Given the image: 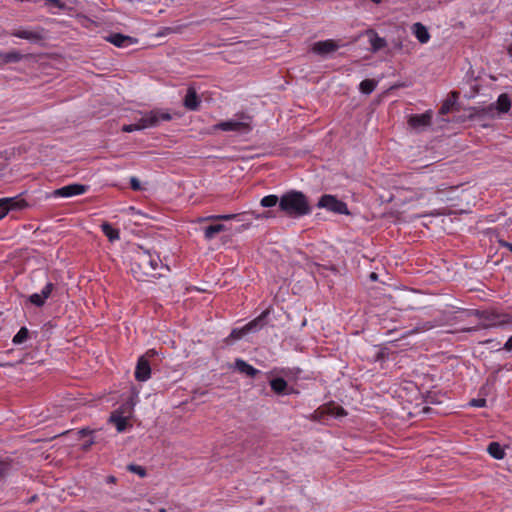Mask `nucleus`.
<instances>
[{
	"label": "nucleus",
	"instance_id": "4468645a",
	"mask_svg": "<svg viewBox=\"0 0 512 512\" xmlns=\"http://www.w3.org/2000/svg\"><path fill=\"white\" fill-rule=\"evenodd\" d=\"M201 100L194 87H188L187 93L183 99V106L190 111H197L200 107Z\"/></svg>",
	"mask_w": 512,
	"mask_h": 512
},
{
	"label": "nucleus",
	"instance_id": "f704fd0d",
	"mask_svg": "<svg viewBox=\"0 0 512 512\" xmlns=\"http://www.w3.org/2000/svg\"><path fill=\"white\" fill-rule=\"evenodd\" d=\"M11 469V461L0 460V478L8 474Z\"/></svg>",
	"mask_w": 512,
	"mask_h": 512
},
{
	"label": "nucleus",
	"instance_id": "c85d7f7f",
	"mask_svg": "<svg viewBox=\"0 0 512 512\" xmlns=\"http://www.w3.org/2000/svg\"><path fill=\"white\" fill-rule=\"evenodd\" d=\"M224 230L225 225L223 224L210 225L204 229V236L207 240H211L217 233H220Z\"/></svg>",
	"mask_w": 512,
	"mask_h": 512
},
{
	"label": "nucleus",
	"instance_id": "dca6fc26",
	"mask_svg": "<svg viewBox=\"0 0 512 512\" xmlns=\"http://www.w3.org/2000/svg\"><path fill=\"white\" fill-rule=\"evenodd\" d=\"M54 288V284L48 282L45 287L42 289L41 293H34L29 296L28 300L30 303L37 307H42L45 304L46 299L51 295V292Z\"/></svg>",
	"mask_w": 512,
	"mask_h": 512
},
{
	"label": "nucleus",
	"instance_id": "f3484780",
	"mask_svg": "<svg viewBox=\"0 0 512 512\" xmlns=\"http://www.w3.org/2000/svg\"><path fill=\"white\" fill-rule=\"evenodd\" d=\"M269 384L273 392L277 395H289L292 393H297V391H295L293 388H289L287 381L281 377L272 379Z\"/></svg>",
	"mask_w": 512,
	"mask_h": 512
},
{
	"label": "nucleus",
	"instance_id": "e433bc0d",
	"mask_svg": "<svg viewBox=\"0 0 512 512\" xmlns=\"http://www.w3.org/2000/svg\"><path fill=\"white\" fill-rule=\"evenodd\" d=\"M138 130H140V128L137 123L123 125V127H122V131L127 132V133H130L133 131H138Z\"/></svg>",
	"mask_w": 512,
	"mask_h": 512
},
{
	"label": "nucleus",
	"instance_id": "79ce46f5",
	"mask_svg": "<svg viewBox=\"0 0 512 512\" xmlns=\"http://www.w3.org/2000/svg\"><path fill=\"white\" fill-rule=\"evenodd\" d=\"M333 414H334L336 417H341V416L346 415V412H345V410H344L342 407H337V408H336V411H335V412H333Z\"/></svg>",
	"mask_w": 512,
	"mask_h": 512
},
{
	"label": "nucleus",
	"instance_id": "a19ab883",
	"mask_svg": "<svg viewBox=\"0 0 512 512\" xmlns=\"http://www.w3.org/2000/svg\"><path fill=\"white\" fill-rule=\"evenodd\" d=\"M385 357H386V349H380L375 356V360L379 361V360L384 359Z\"/></svg>",
	"mask_w": 512,
	"mask_h": 512
},
{
	"label": "nucleus",
	"instance_id": "c9c22d12",
	"mask_svg": "<svg viewBox=\"0 0 512 512\" xmlns=\"http://www.w3.org/2000/svg\"><path fill=\"white\" fill-rule=\"evenodd\" d=\"M469 405L472 407H484V406H486V399H484V398L472 399L469 402Z\"/></svg>",
	"mask_w": 512,
	"mask_h": 512
},
{
	"label": "nucleus",
	"instance_id": "1a4fd4ad",
	"mask_svg": "<svg viewBox=\"0 0 512 512\" xmlns=\"http://www.w3.org/2000/svg\"><path fill=\"white\" fill-rule=\"evenodd\" d=\"M511 107V100L508 94H501L495 103H491L489 106L483 108L481 113L483 115L494 116V112L507 113Z\"/></svg>",
	"mask_w": 512,
	"mask_h": 512
},
{
	"label": "nucleus",
	"instance_id": "7c9ffc66",
	"mask_svg": "<svg viewBox=\"0 0 512 512\" xmlns=\"http://www.w3.org/2000/svg\"><path fill=\"white\" fill-rule=\"evenodd\" d=\"M280 199L276 195H268L261 199L260 204L262 207L270 208L279 203Z\"/></svg>",
	"mask_w": 512,
	"mask_h": 512
},
{
	"label": "nucleus",
	"instance_id": "ea45409f",
	"mask_svg": "<svg viewBox=\"0 0 512 512\" xmlns=\"http://www.w3.org/2000/svg\"><path fill=\"white\" fill-rule=\"evenodd\" d=\"M92 433H93V430H91V429H89V428H83V429H81V430H79V431L77 432V434H78V436H79L80 438H82V437H86V436H88V435H91Z\"/></svg>",
	"mask_w": 512,
	"mask_h": 512
},
{
	"label": "nucleus",
	"instance_id": "39448f33",
	"mask_svg": "<svg viewBox=\"0 0 512 512\" xmlns=\"http://www.w3.org/2000/svg\"><path fill=\"white\" fill-rule=\"evenodd\" d=\"M317 206L324 208L330 212L336 214L349 215L347 204L339 200L336 196L330 194H324L320 197Z\"/></svg>",
	"mask_w": 512,
	"mask_h": 512
},
{
	"label": "nucleus",
	"instance_id": "423d86ee",
	"mask_svg": "<svg viewBox=\"0 0 512 512\" xmlns=\"http://www.w3.org/2000/svg\"><path fill=\"white\" fill-rule=\"evenodd\" d=\"M134 403L132 399L123 404L119 409L114 410L109 416V423L115 425L118 432L125 431L127 427V417L123 414L132 410Z\"/></svg>",
	"mask_w": 512,
	"mask_h": 512
},
{
	"label": "nucleus",
	"instance_id": "7ed1b4c3",
	"mask_svg": "<svg viewBox=\"0 0 512 512\" xmlns=\"http://www.w3.org/2000/svg\"><path fill=\"white\" fill-rule=\"evenodd\" d=\"M469 315H474L480 319H484L487 323L480 324L479 327L487 329L491 327H504L512 323V315L506 313H497L491 311L470 310Z\"/></svg>",
	"mask_w": 512,
	"mask_h": 512
},
{
	"label": "nucleus",
	"instance_id": "5701e85b",
	"mask_svg": "<svg viewBox=\"0 0 512 512\" xmlns=\"http://www.w3.org/2000/svg\"><path fill=\"white\" fill-rule=\"evenodd\" d=\"M459 98V93L457 91H452L449 95V97L443 102L439 114L446 115L448 114L456 104L457 100Z\"/></svg>",
	"mask_w": 512,
	"mask_h": 512
},
{
	"label": "nucleus",
	"instance_id": "b1692460",
	"mask_svg": "<svg viewBox=\"0 0 512 512\" xmlns=\"http://www.w3.org/2000/svg\"><path fill=\"white\" fill-rule=\"evenodd\" d=\"M269 309L263 311L257 318L246 324V330L249 332L256 331L265 325V319L269 315Z\"/></svg>",
	"mask_w": 512,
	"mask_h": 512
},
{
	"label": "nucleus",
	"instance_id": "bb28decb",
	"mask_svg": "<svg viewBox=\"0 0 512 512\" xmlns=\"http://www.w3.org/2000/svg\"><path fill=\"white\" fill-rule=\"evenodd\" d=\"M102 232L109 239V241L113 242L119 239V230L113 228L109 223L104 222L101 225Z\"/></svg>",
	"mask_w": 512,
	"mask_h": 512
},
{
	"label": "nucleus",
	"instance_id": "72a5a7b5",
	"mask_svg": "<svg viewBox=\"0 0 512 512\" xmlns=\"http://www.w3.org/2000/svg\"><path fill=\"white\" fill-rule=\"evenodd\" d=\"M127 469L132 472V473H135L137 475H139L140 477H145L147 472H146V469L143 467V466H140V465H136V464H129L127 466Z\"/></svg>",
	"mask_w": 512,
	"mask_h": 512
},
{
	"label": "nucleus",
	"instance_id": "4c0bfd02",
	"mask_svg": "<svg viewBox=\"0 0 512 512\" xmlns=\"http://www.w3.org/2000/svg\"><path fill=\"white\" fill-rule=\"evenodd\" d=\"M130 186L134 191H139L142 189L141 183L136 177H131Z\"/></svg>",
	"mask_w": 512,
	"mask_h": 512
},
{
	"label": "nucleus",
	"instance_id": "393cba45",
	"mask_svg": "<svg viewBox=\"0 0 512 512\" xmlns=\"http://www.w3.org/2000/svg\"><path fill=\"white\" fill-rule=\"evenodd\" d=\"M487 452L497 460H501L505 457V451L498 442H491L487 447Z\"/></svg>",
	"mask_w": 512,
	"mask_h": 512
},
{
	"label": "nucleus",
	"instance_id": "6e6552de",
	"mask_svg": "<svg viewBox=\"0 0 512 512\" xmlns=\"http://www.w3.org/2000/svg\"><path fill=\"white\" fill-rule=\"evenodd\" d=\"M432 118H433L432 110H427L425 113L414 114V115L409 116L408 125L412 129L420 132V131H423L426 128L431 126Z\"/></svg>",
	"mask_w": 512,
	"mask_h": 512
},
{
	"label": "nucleus",
	"instance_id": "8fccbe9b",
	"mask_svg": "<svg viewBox=\"0 0 512 512\" xmlns=\"http://www.w3.org/2000/svg\"><path fill=\"white\" fill-rule=\"evenodd\" d=\"M476 330H477V327H470V328H465L462 331H464V332H471V331H476Z\"/></svg>",
	"mask_w": 512,
	"mask_h": 512
},
{
	"label": "nucleus",
	"instance_id": "603ef678",
	"mask_svg": "<svg viewBox=\"0 0 512 512\" xmlns=\"http://www.w3.org/2000/svg\"><path fill=\"white\" fill-rule=\"evenodd\" d=\"M108 481L109 482H114L115 481V477L114 476H109L108 477Z\"/></svg>",
	"mask_w": 512,
	"mask_h": 512
},
{
	"label": "nucleus",
	"instance_id": "6ab92c4d",
	"mask_svg": "<svg viewBox=\"0 0 512 512\" xmlns=\"http://www.w3.org/2000/svg\"><path fill=\"white\" fill-rule=\"evenodd\" d=\"M338 49V45L333 40L318 41L313 45V52L319 55H326Z\"/></svg>",
	"mask_w": 512,
	"mask_h": 512
},
{
	"label": "nucleus",
	"instance_id": "aec40b11",
	"mask_svg": "<svg viewBox=\"0 0 512 512\" xmlns=\"http://www.w3.org/2000/svg\"><path fill=\"white\" fill-rule=\"evenodd\" d=\"M217 127L223 131L248 132L250 130L248 124L234 120L221 122L217 125Z\"/></svg>",
	"mask_w": 512,
	"mask_h": 512
},
{
	"label": "nucleus",
	"instance_id": "412c9836",
	"mask_svg": "<svg viewBox=\"0 0 512 512\" xmlns=\"http://www.w3.org/2000/svg\"><path fill=\"white\" fill-rule=\"evenodd\" d=\"M235 369L240 373L246 374L251 378L255 377L259 373V370H257L256 368H254L253 366H251L242 359H236Z\"/></svg>",
	"mask_w": 512,
	"mask_h": 512
},
{
	"label": "nucleus",
	"instance_id": "a878e982",
	"mask_svg": "<svg viewBox=\"0 0 512 512\" xmlns=\"http://www.w3.org/2000/svg\"><path fill=\"white\" fill-rule=\"evenodd\" d=\"M0 59L4 63H17L23 59V55L18 51L0 52Z\"/></svg>",
	"mask_w": 512,
	"mask_h": 512
},
{
	"label": "nucleus",
	"instance_id": "3c124183",
	"mask_svg": "<svg viewBox=\"0 0 512 512\" xmlns=\"http://www.w3.org/2000/svg\"><path fill=\"white\" fill-rule=\"evenodd\" d=\"M508 54L512 58V45L508 47Z\"/></svg>",
	"mask_w": 512,
	"mask_h": 512
},
{
	"label": "nucleus",
	"instance_id": "5fc2aeb1",
	"mask_svg": "<svg viewBox=\"0 0 512 512\" xmlns=\"http://www.w3.org/2000/svg\"><path fill=\"white\" fill-rule=\"evenodd\" d=\"M3 366H12V364H10V363H7V364H0V367H3Z\"/></svg>",
	"mask_w": 512,
	"mask_h": 512
},
{
	"label": "nucleus",
	"instance_id": "a211bd4d",
	"mask_svg": "<svg viewBox=\"0 0 512 512\" xmlns=\"http://www.w3.org/2000/svg\"><path fill=\"white\" fill-rule=\"evenodd\" d=\"M365 34L369 37V42L371 45L370 50L373 53H376L387 46V41L380 37L374 29L366 30Z\"/></svg>",
	"mask_w": 512,
	"mask_h": 512
},
{
	"label": "nucleus",
	"instance_id": "de8ad7c7",
	"mask_svg": "<svg viewBox=\"0 0 512 512\" xmlns=\"http://www.w3.org/2000/svg\"><path fill=\"white\" fill-rule=\"evenodd\" d=\"M156 354H157V352H156L155 350H153V349H152V350L147 351V353H146V355H145V356H146V357H147V356H149V357H150V356H154V355H156Z\"/></svg>",
	"mask_w": 512,
	"mask_h": 512
},
{
	"label": "nucleus",
	"instance_id": "a18cd8bd",
	"mask_svg": "<svg viewBox=\"0 0 512 512\" xmlns=\"http://www.w3.org/2000/svg\"><path fill=\"white\" fill-rule=\"evenodd\" d=\"M369 278L371 281H376L378 279V275L375 272L370 273Z\"/></svg>",
	"mask_w": 512,
	"mask_h": 512
},
{
	"label": "nucleus",
	"instance_id": "2f4dec72",
	"mask_svg": "<svg viewBox=\"0 0 512 512\" xmlns=\"http://www.w3.org/2000/svg\"><path fill=\"white\" fill-rule=\"evenodd\" d=\"M247 333H249L248 330H246V325L240 329H233L229 335V339L233 340H239L243 336H245Z\"/></svg>",
	"mask_w": 512,
	"mask_h": 512
},
{
	"label": "nucleus",
	"instance_id": "0eeeda50",
	"mask_svg": "<svg viewBox=\"0 0 512 512\" xmlns=\"http://www.w3.org/2000/svg\"><path fill=\"white\" fill-rule=\"evenodd\" d=\"M247 216H252L255 219H264V218L273 217V215H272V213L270 211H265V212H262V213H256L254 211H251V212H244V213H241V214L211 215V216H208V217L201 218L200 221H207V220H224V221H228V220H232V219H235V218H238V217H241V219H239L240 221H244V220L248 219Z\"/></svg>",
	"mask_w": 512,
	"mask_h": 512
},
{
	"label": "nucleus",
	"instance_id": "4be33fe9",
	"mask_svg": "<svg viewBox=\"0 0 512 512\" xmlns=\"http://www.w3.org/2000/svg\"><path fill=\"white\" fill-rule=\"evenodd\" d=\"M412 30H413L415 37L417 38V40L420 43L424 44L429 41L430 34H429L427 28L422 23L417 22V23L413 24Z\"/></svg>",
	"mask_w": 512,
	"mask_h": 512
},
{
	"label": "nucleus",
	"instance_id": "37998d69",
	"mask_svg": "<svg viewBox=\"0 0 512 512\" xmlns=\"http://www.w3.org/2000/svg\"><path fill=\"white\" fill-rule=\"evenodd\" d=\"M504 349L507 351H512V336L504 344Z\"/></svg>",
	"mask_w": 512,
	"mask_h": 512
},
{
	"label": "nucleus",
	"instance_id": "9d476101",
	"mask_svg": "<svg viewBox=\"0 0 512 512\" xmlns=\"http://www.w3.org/2000/svg\"><path fill=\"white\" fill-rule=\"evenodd\" d=\"M104 39L119 48H128L138 42L136 38L121 33H111L105 36Z\"/></svg>",
	"mask_w": 512,
	"mask_h": 512
},
{
	"label": "nucleus",
	"instance_id": "20e7f679",
	"mask_svg": "<svg viewBox=\"0 0 512 512\" xmlns=\"http://www.w3.org/2000/svg\"><path fill=\"white\" fill-rule=\"evenodd\" d=\"M172 117L168 112L161 110H151L142 114V117L136 122L140 130L156 127L161 121H169Z\"/></svg>",
	"mask_w": 512,
	"mask_h": 512
},
{
	"label": "nucleus",
	"instance_id": "c756f323",
	"mask_svg": "<svg viewBox=\"0 0 512 512\" xmlns=\"http://www.w3.org/2000/svg\"><path fill=\"white\" fill-rule=\"evenodd\" d=\"M29 338V330L26 327H21L17 334L13 337L12 342L15 345L24 343Z\"/></svg>",
	"mask_w": 512,
	"mask_h": 512
},
{
	"label": "nucleus",
	"instance_id": "864d4df0",
	"mask_svg": "<svg viewBox=\"0 0 512 512\" xmlns=\"http://www.w3.org/2000/svg\"><path fill=\"white\" fill-rule=\"evenodd\" d=\"M373 3L375 4H380L382 2V0H371Z\"/></svg>",
	"mask_w": 512,
	"mask_h": 512
},
{
	"label": "nucleus",
	"instance_id": "f8f14e48",
	"mask_svg": "<svg viewBox=\"0 0 512 512\" xmlns=\"http://www.w3.org/2000/svg\"><path fill=\"white\" fill-rule=\"evenodd\" d=\"M10 35L28 40L32 43L41 42L44 39L43 29L38 30H26V29H17L10 33Z\"/></svg>",
	"mask_w": 512,
	"mask_h": 512
},
{
	"label": "nucleus",
	"instance_id": "58836bf2",
	"mask_svg": "<svg viewBox=\"0 0 512 512\" xmlns=\"http://www.w3.org/2000/svg\"><path fill=\"white\" fill-rule=\"evenodd\" d=\"M47 5H54L59 9H64L65 4L61 0H45Z\"/></svg>",
	"mask_w": 512,
	"mask_h": 512
},
{
	"label": "nucleus",
	"instance_id": "ddd939ff",
	"mask_svg": "<svg viewBox=\"0 0 512 512\" xmlns=\"http://www.w3.org/2000/svg\"><path fill=\"white\" fill-rule=\"evenodd\" d=\"M27 206L28 203L19 196L0 199V208H3L6 211V213H8L9 211L22 210Z\"/></svg>",
	"mask_w": 512,
	"mask_h": 512
},
{
	"label": "nucleus",
	"instance_id": "6e6d98bb",
	"mask_svg": "<svg viewBox=\"0 0 512 512\" xmlns=\"http://www.w3.org/2000/svg\"><path fill=\"white\" fill-rule=\"evenodd\" d=\"M160 512H165V509H163V508H162V509L160 510Z\"/></svg>",
	"mask_w": 512,
	"mask_h": 512
},
{
	"label": "nucleus",
	"instance_id": "09e8293b",
	"mask_svg": "<svg viewBox=\"0 0 512 512\" xmlns=\"http://www.w3.org/2000/svg\"><path fill=\"white\" fill-rule=\"evenodd\" d=\"M6 215V211L3 208H0V220L3 219Z\"/></svg>",
	"mask_w": 512,
	"mask_h": 512
},
{
	"label": "nucleus",
	"instance_id": "f257e3e1",
	"mask_svg": "<svg viewBox=\"0 0 512 512\" xmlns=\"http://www.w3.org/2000/svg\"><path fill=\"white\" fill-rule=\"evenodd\" d=\"M165 271H169V267L162 263L157 254L148 250L139 248L131 258V272L138 281L161 277Z\"/></svg>",
	"mask_w": 512,
	"mask_h": 512
},
{
	"label": "nucleus",
	"instance_id": "cd10ccee",
	"mask_svg": "<svg viewBox=\"0 0 512 512\" xmlns=\"http://www.w3.org/2000/svg\"><path fill=\"white\" fill-rule=\"evenodd\" d=\"M378 82L374 79H365L359 85V90L365 95L371 94L377 87Z\"/></svg>",
	"mask_w": 512,
	"mask_h": 512
},
{
	"label": "nucleus",
	"instance_id": "473e14b6",
	"mask_svg": "<svg viewBox=\"0 0 512 512\" xmlns=\"http://www.w3.org/2000/svg\"><path fill=\"white\" fill-rule=\"evenodd\" d=\"M439 325H440V323L437 321H427V322H424L421 325L417 326L414 331H416V332L427 331L432 328L438 327Z\"/></svg>",
	"mask_w": 512,
	"mask_h": 512
},
{
	"label": "nucleus",
	"instance_id": "49530a36",
	"mask_svg": "<svg viewBox=\"0 0 512 512\" xmlns=\"http://www.w3.org/2000/svg\"><path fill=\"white\" fill-rule=\"evenodd\" d=\"M501 245L507 247L512 252V243L509 242H501Z\"/></svg>",
	"mask_w": 512,
	"mask_h": 512
},
{
	"label": "nucleus",
	"instance_id": "c03bdc74",
	"mask_svg": "<svg viewBox=\"0 0 512 512\" xmlns=\"http://www.w3.org/2000/svg\"><path fill=\"white\" fill-rule=\"evenodd\" d=\"M94 443L95 441L93 439H90L85 444H83V450L87 451Z\"/></svg>",
	"mask_w": 512,
	"mask_h": 512
},
{
	"label": "nucleus",
	"instance_id": "2eb2a0df",
	"mask_svg": "<svg viewBox=\"0 0 512 512\" xmlns=\"http://www.w3.org/2000/svg\"><path fill=\"white\" fill-rule=\"evenodd\" d=\"M151 375V367L146 358V356H141L138 359L136 370H135V378L138 381H146L150 378Z\"/></svg>",
	"mask_w": 512,
	"mask_h": 512
},
{
	"label": "nucleus",
	"instance_id": "f03ea898",
	"mask_svg": "<svg viewBox=\"0 0 512 512\" xmlns=\"http://www.w3.org/2000/svg\"><path fill=\"white\" fill-rule=\"evenodd\" d=\"M279 208L291 217H300L310 213L307 197L302 192L294 190L282 195Z\"/></svg>",
	"mask_w": 512,
	"mask_h": 512
},
{
	"label": "nucleus",
	"instance_id": "9b49d317",
	"mask_svg": "<svg viewBox=\"0 0 512 512\" xmlns=\"http://www.w3.org/2000/svg\"><path fill=\"white\" fill-rule=\"evenodd\" d=\"M88 190V186L74 183L70 184L64 187H61L59 189H56L53 194L55 197H72L76 195H81L85 193Z\"/></svg>",
	"mask_w": 512,
	"mask_h": 512
}]
</instances>
